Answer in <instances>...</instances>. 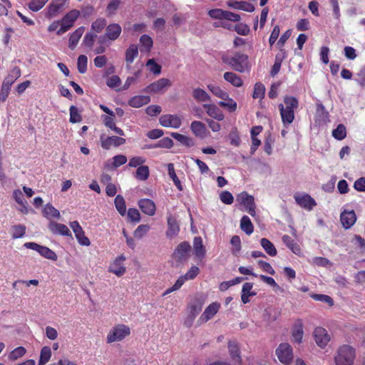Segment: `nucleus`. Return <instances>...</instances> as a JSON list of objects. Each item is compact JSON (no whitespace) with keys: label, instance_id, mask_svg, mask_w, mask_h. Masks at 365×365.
I'll use <instances>...</instances> for the list:
<instances>
[{"label":"nucleus","instance_id":"nucleus-1","mask_svg":"<svg viewBox=\"0 0 365 365\" xmlns=\"http://www.w3.org/2000/svg\"><path fill=\"white\" fill-rule=\"evenodd\" d=\"M208 15L213 19L219 20L213 23L214 27H222L230 31L232 30V25L226 21L238 22L241 19L239 14L221 9H210L208 11Z\"/></svg>","mask_w":365,"mask_h":365},{"label":"nucleus","instance_id":"nucleus-2","mask_svg":"<svg viewBox=\"0 0 365 365\" xmlns=\"http://www.w3.org/2000/svg\"><path fill=\"white\" fill-rule=\"evenodd\" d=\"M221 59L223 63L237 72L244 73L250 69L249 57L242 52L236 51L232 55L225 53L222 56Z\"/></svg>","mask_w":365,"mask_h":365},{"label":"nucleus","instance_id":"nucleus-3","mask_svg":"<svg viewBox=\"0 0 365 365\" xmlns=\"http://www.w3.org/2000/svg\"><path fill=\"white\" fill-rule=\"evenodd\" d=\"M299 106V101L296 97L285 96L284 103L279 104V110L282 122L285 127L292 123L294 120V110Z\"/></svg>","mask_w":365,"mask_h":365},{"label":"nucleus","instance_id":"nucleus-4","mask_svg":"<svg viewBox=\"0 0 365 365\" xmlns=\"http://www.w3.org/2000/svg\"><path fill=\"white\" fill-rule=\"evenodd\" d=\"M355 357V349L350 345L344 344L339 347L334 356L335 365H353Z\"/></svg>","mask_w":365,"mask_h":365},{"label":"nucleus","instance_id":"nucleus-5","mask_svg":"<svg viewBox=\"0 0 365 365\" xmlns=\"http://www.w3.org/2000/svg\"><path fill=\"white\" fill-rule=\"evenodd\" d=\"M275 354L284 365H290L293 361V349L288 343H281L276 349Z\"/></svg>","mask_w":365,"mask_h":365},{"label":"nucleus","instance_id":"nucleus-6","mask_svg":"<svg viewBox=\"0 0 365 365\" xmlns=\"http://www.w3.org/2000/svg\"><path fill=\"white\" fill-rule=\"evenodd\" d=\"M79 16L80 11L77 9L68 12L61 20V27L57 30L56 34L61 36L72 28Z\"/></svg>","mask_w":365,"mask_h":365},{"label":"nucleus","instance_id":"nucleus-7","mask_svg":"<svg viewBox=\"0 0 365 365\" xmlns=\"http://www.w3.org/2000/svg\"><path fill=\"white\" fill-rule=\"evenodd\" d=\"M190 250V245L185 241L180 243L176 247L172 255V258L176 262L177 265L182 264L188 259Z\"/></svg>","mask_w":365,"mask_h":365},{"label":"nucleus","instance_id":"nucleus-8","mask_svg":"<svg viewBox=\"0 0 365 365\" xmlns=\"http://www.w3.org/2000/svg\"><path fill=\"white\" fill-rule=\"evenodd\" d=\"M130 334V328L125 324H118L115 326L107 335V342L113 343L124 339Z\"/></svg>","mask_w":365,"mask_h":365},{"label":"nucleus","instance_id":"nucleus-9","mask_svg":"<svg viewBox=\"0 0 365 365\" xmlns=\"http://www.w3.org/2000/svg\"><path fill=\"white\" fill-rule=\"evenodd\" d=\"M24 247L27 249H31L38 252L42 257L56 261L58 259L57 255L50 248L40 245L36 242H29L24 244Z\"/></svg>","mask_w":365,"mask_h":365},{"label":"nucleus","instance_id":"nucleus-10","mask_svg":"<svg viewBox=\"0 0 365 365\" xmlns=\"http://www.w3.org/2000/svg\"><path fill=\"white\" fill-rule=\"evenodd\" d=\"M294 198L298 205L308 211L312 210L317 205L315 200L307 193H296L294 195Z\"/></svg>","mask_w":365,"mask_h":365},{"label":"nucleus","instance_id":"nucleus-11","mask_svg":"<svg viewBox=\"0 0 365 365\" xmlns=\"http://www.w3.org/2000/svg\"><path fill=\"white\" fill-rule=\"evenodd\" d=\"M101 145L104 150H109L112 146L118 147L125 143V139L120 136H108L104 134L100 136Z\"/></svg>","mask_w":365,"mask_h":365},{"label":"nucleus","instance_id":"nucleus-12","mask_svg":"<svg viewBox=\"0 0 365 365\" xmlns=\"http://www.w3.org/2000/svg\"><path fill=\"white\" fill-rule=\"evenodd\" d=\"M237 200L245 206L246 211L252 216H255V203L254 197L246 192H241L237 196Z\"/></svg>","mask_w":365,"mask_h":365},{"label":"nucleus","instance_id":"nucleus-13","mask_svg":"<svg viewBox=\"0 0 365 365\" xmlns=\"http://www.w3.org/2000/svg\"><path fill=\"white\" fill-rule=\"evenodd\" d=\"M73 230L78 243L83 246H89L90 240L85 235V232L78 221H73L69 223Z\"/></svg>","mask_w":365,"mask_h":365},{"label":"nucleus","instance_id":"nucleus-14","mask_svg":"<svg viewBox=\"0 0 365 365\" xmlns=\"http://www.w3.org/2000/svg\"><path fill=\"white\" fill-rule=\"evenodd\" d=\"M68 0H52L46 9V17L52 19L59 14Z\"/></svg>","mask_w":365,"mask_h":365},{"label":"nucleus","instance_id":"nucleus-15","mask_svg":"<svg viewBox=\"0 0 365 365\" xmlns=\"http://www.w3.org/2000/svg\"><path fill=\"white\" fill-rule=\"evenodd\" d=\"M125 259L123 255L116 257L108 268L109 272L115 274L117 277L123 276L126 272V268L123 264Z\"/></svg>","mask_w":365,"mask_h":365},{"label":"nucleus","instance_id":"nucleus-16","mask_svg":"<svg viewBox=\"0 0 365 365\" xmlns=\"http://www.w3.org/2000/svg\"><path fill=\"white\" fill-rule=\"evenodd\" d=\"M160 124L166 128H178L181 125V118L177 115H163L159 118Z\"/></svg>","mask_w":365,"mask_h":365},{"label":"nucleus","instance_id":"nucleus-17","mask_svg":"<svg viewBox=\"0 0 365 365\" xmlns=\"http://www.w3.org/2000/svg\"><path fill=\"white\" fill-rule=\"evenodd\" d=\"M220 304L217 302L211 303L206 307L204 312L200 317L198 322L200 323L207 322L211 319L219 311Z\"/></svg>","mask_w":365,"mask_h":365},{"label":"nucleus","instance_id":"nucleus-18","mask_svg":"<svg viewBox=\"0 0 365 365\" xmlns=\"http://www.w3.org/2000/svg\"><path fill=\"white\" fill-rule=\"evenodd\" d=\"M171 86V83L168 78H160L150 85H148L144 90L145 93H157L160 92L164 88Z\"/></svg>","mask_w":365,"mask_h":365},{"label":"nucleus","instance_id":"nucleus-19","mask_svg":"<svg viewBox=\"0 0 365 365\" xmlns=\"http://www.w3.org/2000/svg\"><path fill=\"white\" fill-rule=\"evenodd\" d=\"M314 337L315 342L321 348L325 347L330 340L327 330L322 327H317L314 329Z\"/></svg>","mask_w":365,"mask_h":365},{"label":"nucleus","instance_id":"nucleus-20","mask_svg":"<svg viewBox=\"0 0 365 365\" xmlns=\"http://www.w3.org/2000/svg\"><path fill=\"white\" fill-rule=\"evenodd\" d=\"M340 221L343 227L349 229L356 221V215L354 210H344L340 215Z\"/></svg>","mask_w":365,"mask_h":365},{"label":"nucleus","instance_id":"nucleus-21","mask_svg":"<svg viewBox=\"0 0 365 365\" xmlns=\"http://www.w3.org/2000/svg\"><path fill=\"white\" fill-rule=\"evenodd\" d=\"M48 229L53 235H60L63 236L71 237V232L68 227L61 223L51 221L48 224Z\"/></svg>","mask_w":365,"mask_h":365},{"label":"nucleus","instance_id":"nucleus-22","mask_svg":"<svg viewBox=\"0 0 365 365\" xmlns=\"http://www.w3.org/2000/svg\"><path fill=\"white\" fill-rule=\"evenodd\" d=\"M138 206L141 211L147 215L153 216L155 213L156 207L155 202L150 199H141L138 201Z\"/></svg>","mask_w":365,"mask_h":365},{"label":"nucleus","instance_id":"nucleus-23","mask_svg":"<svg viewBox=\"0 0 365 365\" xmlns=\"http://www.w3.org/2000/svg\"><path fill=\"white\" fill-rule=\"evenodd\" d=\"M227 4L229 7L237 10H242L247 12H252L255 11L254 5L245 1L230 0L227 1Z\"/></svg>","mask_w":365,"mask_h":365},{"label":"nucleus","instance_id":"nucleus-24","mask_svg":"<svg viewBox=\"0 0 365 365\" xmlns=\"http://www.w3.org/2000/svg\"><path fill=\"white\" fill-rule=\"evenodd\" d=\"M168 230L166 231V236L170 239L176 237L180 232V227L177 220L173 216L170 215L168 217Z\"/></svg>","mask_w":365,"mask_h":365},{"label":"nucleus","instance_id":"nucleus-25","mask_svg":"<svg viewBox=\"0 0 365 365\" xmlns=\"http://www.w3.org/2000/svg\"><path fill=\"white\" fill-rule=\"evenodd\" d=\"M304 335L303 323L301 319H298L292 330V337L294 342L300 344L302 341Z\"/></svg>","mask_w":365,"mask_h":365},{"label":"nucleus","instance_id":"nucleus-26","mask_svg":"<svg viewBox=\"0 0 365 365\" xmlns=\"http://www.w3.org/2000/svg\"><path fill=\"white\" fill-rule=\"evenodd\" d=\"M202 107L206 110L207 113L211 118L217 120H222L224 119V114L215 104H203Z\"/></svg>","mask_w":365,"mask_h":365},{"label":"nucleus","instance_id":"nucleus-27","mask_svg":"<svg viewBox=\"0 0 365 365\" xmlns=\"http://www.w3.org/2000/svg\"><path fill=\"white\" fill-rule=\"evenodd\" d=\"M190 129L195 136L200 138H204L207 135L206 126L201 121L195 120L192 122Z\"/></svg>","mask_w":365,"mask_h":365},{"label":"nucleus","instance_id":"nucleus-28","mask_svg":"<svg viewBox=\"0 0 365 365\" xmlns=\"http://www.w3.org/2000/svg\"><path fill=\"white\" fill-rule=\"evenodd\" d=\"M228 350L232 361L237 362L239 365L242 364V359L240 354V348L237 342L230 341L228 342Z\"/></svg>","mask_w":365,"mask_h":365},{"label":"nucleus","instance_id":"nucleus-29","mask_svg":"<svg viewBox=\"0 0 365 365\" xmlns=\"http://www.w3.org/2000/svg\"><path fill=\"white\" fill-rule=\"evenodd\" d=\"M282 242L293 253L297 255H300L302 254V250L299 245L295 242L294 239H292L290 236L287 235H284L282 236Z\"/></svg>","mask_w":365,"mask_h":365},{"label":"nucleus","instance_id":"nucleus-30","mask_svg":"<svg viewBox=\"0 0 365 365\" xmlns=\"http://www.w3.org/2000/svg\"><path fill=\"white\" fill-rule=\"evenodd\" d=\"M121 33V27L118 24H110L106 29V34L108 39L110 41L116 40Z\"/></svg>","mask_w":365,"mask_h":365},{"label":"nucleus","instance_id":"nucleus-31","mask_svg":"<svg viewBox=\"0 0 365 365\" xmlns=\"http://www.w3.org/2000/svg\"><path fill=\"white\" fill-rule=\"evenodd\" d=\"M85 31V28L83 26L78 27L77 29H76L70 36L69 38V42H68V47L73 50L76 48L80 38H81L82 35L83 34Z\"/></svg>","mask_w":365,"mask_h":365},{"label":"nucleus","instance_id":"nucleus-32","mask_svg":"<svg viewBox=\"0 0 365 365\" xmlns=\"http://www.w3.org/2000/svg\"><path fill=\"white\" fill-rule=\"evenodd\" d=\"M193 248L195 255L200 259H202L206 253L205 248L202 244V240L200 237H195L193 240Z\"/></svg>","mask_w":365,"mask_h":365},{"label":"nucleus","instance_id":"nucleus-33","mask_svg":"<svg viewBox=\"0 0 365 365\" xmlns=\"http://www.w3.org/2000/svg\"><path fill=\"white\" fill-rule=\"evenodd\" d=\"M150 101V98L148 96H135L128 101V105L133 108H140Z\"/></svg>","mask_w":365,"mask_h":365},{"label":"nucleus","instance_id":"nucleus-34","mask_svg":"<svg viewBox=\"0 0 365 365\" xmlns=\"http://www.w3.org/2000/svg\"><path fill=\"white\" fill-rule=\"evenodd\" d=\"M223 78L226 81L229 82L235 87H241L243 85V81L240 76L233 72H225L223 75Z\"/></svg>","mask_w":365,"mask_h":365},{"label":"nucleus","instance_id":"nucleus-35","mask_svg":"<svg viewBox=\"0 0 365 365\" xmlns=\"http://www.w3.org/2000/svg\"><path fill=\"white\" fill-rule=\"evenodd\" d=\"M193 98L199 103L210 102L211 98L209 94L200 88H194L192 91Z\"/></svg>","mask_w":365,"mask_h":365},{"label":"nucleus","instance_id":"nucleus-36","mask_svg":"<svg viewBox=\"0 0 365 365\" xmlns=\"http://www.w3.org/2000/svg\"><path fill=\"white\" fill-rule=\"evenodd\" d=\"M202 308V304L199 302L193 303L189 305L188 307V312L189 315L188 317L190 319V322L187 324V322H185V324L187 327H190L192 324V321L195 319V318L197 317V315L201 312Z\"/></svg>","mask_w":365,"mask_h":365},{"label":"nucleus","instance_id":"nucleus-37","mask_svg":"<svg viewBox=\"0 0 365 365\" xmlns=\"http://www.w3.org/2000/svg\"><path fill=\"white\" fill-rule=\"evenodd\" d=\"M260 245L268 255L271 257H275L277 255V251L276 247L268 239L262 238L260 240Z\"/></svg>","mask_w":365,"mask_h":365},{"label":"nucleus","instance_id":"nucleus-38","mask_svg":"<svg viewBox=\"0 0 365 365\" xmlns=\"http://www.w3.org/2000/svg\"><path fill=\"white\" fill-rule=\"evenodd\" d=\"M138 56V48L135 44H131L125 51V62L129 66Z\"/></svg>","mask_w":365,"mask_h":365},{"label":"nucleus","instance_id":"nucleus-39","mask_svg":"<svg viewBox=\"0 0 365 365\" xmlns=\"http://www.w3.org/2000/svg\"><path fill=\"white\" fill-rule=\"evenodd\" d=\"M21 76V70L18 67H14L11 69L8 76L4 78L3 83L10 87Z\"/></svg>","mask_w":365,"mask_h":365},{"label":"nucleus","instance_id":"nucleus-40","mask_svg":"<svg viewBox=\"0 0 365 365\" xmlns=\"http://www.w3.org/2000/svg\"><path fill=\"white\" fill-rule=\"evenodd\" d=\"M240 228L247 235H250L254 231V225L250 217L247 215L242 217L240 220Z\"/></svg>","mask_w":365,"mask_h":365},{"label":"nucleus","instance_id":"nucleus-41","mask_svg":"<svg viewBox=\"0 0 365 365\" xmlns=\"http://www.w3.org/2000/svg\"><path fill=\"white\" fill-rule=\"evenodd\" d=\"M43 215L48 219H58L60 217V212L50 203H48L44 206L43 209Z\"/></svg>","mask_w":365,"mask_h":365},{"label":"nucleus","instance_id":"nucleus-42","mask_svg":"<svg viewBox=\"0 0 365 365\" xmlns=\"http://www.w3.org/2000/svg\"><path fill=\"white\" fill-rule=\"evenodd\" d=\"M170 135L182 145H184L187 148H190L195 145L194 140L191 138L184 135L173 132L171 133Z\"/></svg>","mask_w":365,"mask_h":365},{"label":"nucleus","instance_id":"nucleus-43","mask_svg":"<svg viewBox=\"0 0 365 365\" xmlns=\"http://www.w3.org/2000/svg\"><path fill=\"white\" fill-rule=\"evenodd\" d=\"M51 354V349L49 346H43L41 349L38 365H45L50 360Z\"/></svg>","mask_w":365,"mask_h":365},{"label":"nucleus","instance_id":"nucleus-44","mask_svg":"<svg viewBox=\"0 0 365 365\" xmlns=\"http://www.w3.org/2000/svg\"><path fill=\"white\" fill-rule=\"evenodd\" d=\"M114 203L115 208L119 214L122 216H124L126 213V205L123 197L120 195H116Z\"/></svg>","mask_w":365,"mask_h":365},{"label":"nucleus","instance_id":"nucleus-45","mask_svg":"<svg viewBox=\"0 0 365 365\" xmlns=\"http://www.w3.org/2000/svg\"><path fill=\"white\" fill-rule=\"evenodd\" d=\"M208 90L215 96L221 99L227 98V93L223 91L219 86L209 84L207 85Z\"/></svg>","mask_w":365,"mask_h":365},{"label":"nucleus","instance_id":"nucleus-46","mask_svg":"<svg viewBox=\"0 0 365 365\" xmlns=\"http://www.w3.org/2000/svg\"><path fill=\"white\" fill-rule=\"evenodd\" d=\"M150 175L149 168L147 165H141L138 168L135 172V178L139 180H146Z\"/></svg>","mask_w":365,"mask_h":365},{"label":"nucleus","instance_id":"nucleus-47","mask_svg":"<svg viewBox=\"0 0 365 365\" xmlns=\"http://www.w3.org/2000/svg\"><path fill=\"white\" fill-rule=\"evenodd\" d=\"M332 136L338 140H341L346 137V129L343 124H339L337 127L333 130Z\"/></svg>","mask_w":365,"mask_h":365},{"label":"nucleus","instance_id":"nucleus-48","mask_svg":"<svg viewBox=\"0 0 365 365\" xmlns=\"http://www.w3.org/2000/svg\"><path fill=\"white\" fill-rule=\"evenodd\" d=\"M26 353V349L24 346H18L9 353L8 359L10 361H16L24 356Z\"/></svg>","mask_w":365,"mask_h":365},{"label":"nucleus","instance_id":"nucleus-49","mask_svg":"<svg viewBox=\"0 0 365 365\" xmlns=\"http://www.w3.org/2000/svg\"><path fill=\"white\" fill-rule=\"evenodd\" d=\"M173 145V141L171 138L166 137L163 138L158 141L157 144L155 145H149L145 146L146 148H170Z\"/></svg>","mask_w":365,"mask_h":365},{"label":"nucleus","instance_id":"nucleus-50","mask_svg":"<svg viewBox=\"0 0 365 365\" xmlns=\"http://www.w3.org/2000/svg\"><path fill=\"white\" fill-rule=\"evenodd\" d=\"M265 93V87L262 83H256L254 86V91L252 93V98L255 99L257 98H263Z\"/></svg>","mask_w":365,"mask_h":365},{"label":"nucleus","instance_id":"nucleus-51","mask_svg":"<svg viewBox=\"0 0 365 365\" xmlns=\"http://www.w3.org/2000/svg\"><path fill=\"white\" fill-rule=\"evenodd\" d=\"M225 101H220L219 105L221 107L227 108L230 112H235L237 109V103L231 98L229 97L227 93V98L223 99Z\"/></svg>","mask_w":365,"mask_h":365},{"label":"nucleus","instance_id":"nucleus-52","mask_svg":"<svg viewBox=\"0 0 365 365\" xmlns=\"http://www.w3.org/2000/svg\"><path fill=\"white\" fill-rule=\"evenodd\" d=\"M88 58L85 55H80L77 60V68L80 73H85L87 71Z\"/></svg>","mask_w":365,"mask_h":365},{"label":"nucleus","instance_id":"nucleus-53","mask_svg":"<svg viewBox=\"0 0 365 365\" xmlns=\"http://www.w3.org/2000/svg\"><path fill=\"white\" fill-rule=\"evenodd\" d=\"M168 174L173 180L174 184L178 188V190L180 191L182 190L181 182L175 172L174 165L172 163H170L168 165Z\"/></svg>","mask_w":365,"mask_h":365},{"label":"nucleus","instance_id":"nucleus-54","mask_svg":"<svg viewBox=\"0 0 365 365\" xmlns=\"http://www.w3.org/2000/svg\"><path fill=\"white\" fill-rule=\"evenodd\" d=\"M106 20L103 18L97 19L92 23L91 29L96 33H100L106 27Z\"/></svg>","mask_w":365,"mask_h":365},{"label":"nucleus","instance_id":"nucleus-55","mask_svg":"<svg viewBox=\"0 0 365 365\" xmlns=\"http://www.w3.org/2000/svg\"><path fill=\"white\" fill-rule=\"evenodd\" d=\"M70 110V122L72 123H79L82 120V117L79 113L78 108L75 106H71Z\"/></svg>","mask_w":365,"mask_h":365},{"label":"nucleus","instance_id":"nucleus-56","mask_svg":"<svg viewBox=\"0 0 365 365\" xmlns=\"http://www.w3.org/2000/svg\"><path fill=\"white\" fill-rule=\"evenodd\" d=\"M26 226L24 225H18L13 226L12 238L17 239L24 237L26 234Z\"/></svg>","mask_w":365,"mask_h":365},{"label":"nucleus","instance_id":"nucleus-57","mask_svg":"<svg viewBox=\"0 0 365 365\" xmlns=\"http://www.w3.org/2000/svg\"><path fill=\"white\" fill-rule=\"evenodd\" d=\"M146 66L149 71L155 75H159L161 73V66L157 63L153 58L148 59Z\"/></svg>","mask_w":365,"mask_h":365},{"label":"nucleus","instance_id":"nucleus-58","mask_svg":"<svg viewBox=\"0 0 365 365\" xmlns=\"http://www.w3.org/2000/svg\"><path fill=\"white\" fill-rule=\"evenodd\" d=\"M186 280L187 279H185V277L183 275L180 276L177 279V281L175 282V283L174 284V285L173 287H171L165 290V292L163 293V296L167 295L174 291L178 290L182 286V284L185 283V282Z\"/></svg>","mask_w":365,"mask_h":365},{"label":"nucleus","instance_id":"nucleus-59","mask_svg":"<svg viewBox=\"0 0 365 365\" xmlns=\"http://www.w3.org/2000/svg\"><path fill=\"white\" fill-rule=\"evenodd\" d=\"M127 157L124 155H117L113 158L111 168H117L127 163Z\"/></svg>","mask_w":365,"mask_h":365},{"label":"nucleus","instance_id":"nucleus-60","mask_svg":"<svg viewBox=\"0 0 365 365\" xmlns=\"http://www.w3.org/2000/svg\"><path fill=\"white\" fill-rule=\"evenodd\" d=\"M312 297L317 301H320L324 303H327L329 307H332L334 305V300L333 299L326 294H315L312 296Z\"/></svg>","mask_w":365,"mask_h":365},{"label":"nucleus","instance_id":"nucleus-61","mask_svg":"<svg viewBox=\"0 0 365 365\" xmlns=\"http://www.w3.org/2000/svg\"><path fill=\"white\" fill-rule=\"evenodd\" d=\"M229 139L230 144L238 147L240 145V138L238 135L237 130L236 128H233L229 133Z\"/></svg>","mask_w":365,"mask_h":365},{"label":"nucleus","instance_id":"nucleus-62","mask_svg":"<svg viewBox=\"0 0 365 365\" xmlns=\"http://www.w3.org/2000/svg\"><path fill=\"white\" fill-rule=\"evenodd\" d=\"M127 215L130 222H138L140 220V214L136 208H129Z\"/></svg>","mask_w":365,"mask_h":365},{"label":"nucleus","instance_id":"nucleus-63","mask_svg":"<svg viewBox=\"0 0 365 365\" xmlns=\"http://www.w3.org/2000/svg\"><path fill=\"white\" fill-rule=\"evenodd\" d=\"M232 30L235 31L238 34L246 36L250 32L249 26L245 24H238L232 26Z\"/></svg>","mask_w":365,"mask_h":365},{"label":"nucleus","instance_id":"nucleus-64","mask_svg":"<svg viewBox=\"0 0 365 365\" xmlns=\"http://www.w3.org/2000/svg\"><path fill=\"white\" fill-rule=\"evenodd\" d=\"M140 42L141 45L146 48L148 51H150L153 47V41L150 36L144 34L140 38Z\"/></svg>","mask_w":365,"mask_h":365}]
</instances>
